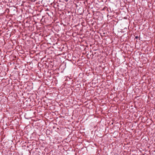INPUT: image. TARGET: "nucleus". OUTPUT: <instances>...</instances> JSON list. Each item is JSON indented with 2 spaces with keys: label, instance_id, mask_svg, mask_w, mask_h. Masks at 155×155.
<instances>
[{
  "label": "nucleus",
  "instance_id": "nucleus-1",
  "mask_svg": "<svg viewBox=\"0 0 155 155\" xmlns=\"http://www.w3.org/2000/svg\"><path fill=\"white\" fill-rule=\"evenodd\" d=\"M136 39L137 38H138V37L136 36Z\"/></svg>",
  "mask_w": 155,
  "mask_h": 155
}]
</instances>
